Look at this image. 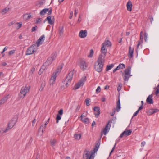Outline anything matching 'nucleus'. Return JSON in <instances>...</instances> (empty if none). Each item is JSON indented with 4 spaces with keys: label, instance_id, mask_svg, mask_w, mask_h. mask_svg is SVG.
<instances>
[{
    "label": "nucleus",
    "instance_id": "15",
    "mask_svg": "<svg viewBox=\"0 0 159 159\" xmlns=\"http://www.w3.org/2000/svg\"><path fill=\"white\" fill-rule=\"evenodd\" d=\"M152 94L150 95L146 99L147 102L149 104H152L153 103V101L152 99Z\"/></svg>",
    "mask_w": 159,
    "mask_h": 159
},
{
    "label": "nucleus",
    "instance_id": "50",
    "mask_svg": "<svg viewBox=\"0 0 159 159\" xmlns=\"http://www.w3.org/2000/svg\"><path fill=\"white\" fill-rule=\"evenodd\" d=\"M125 132H123L120 135V136L119 137V139L121 138H122L123 136H125Z\"/></svg>",
    "mask_w": 159,
    "mask_h": 159
},
{
    "label": "nucleus",
    "instance_id": "27",
    "mask_svg": "<svg viewBox=\"0 0 159 159\" xmlns=\"http://www.w3.org/2000/svg\"><path fill=\"white\" fill-rule=\"evenodd\" d=\"M50 144L51 145L52 147L55 146L57 143V140L55 139L50 140Z\"/></svg>",
    "mask_w": 159,
    "mask_h": 159
},
{
    "label": "nucleus",
    "instance_id": "24",
    "mask_svg": "<svg viewBox=\"0 0 159 159\" xmlns=\"http://www.w3.org/2000/svg\"><path fill=\"white\" fill-rule=\"evenodd\" d=\"M48 20V23L50 25H52L54 23V22L51 19V17L49 16L47 17V18L44 21Z\"/></svg>",
    "mask_w": 159,
    "mask_h": 159
},
{
    "label": "nucleus",
    "instance_id": "61",
    "mask_svg": "<svg viewBox=\"0 0 159 159\" xmlns=\"http://www.w3.org/2000/svg\"><path fill=\"white\" fill-rule=\"evenodd\" d=\"M73 12L72 11H71L70 13V16L69 17V18L70 19H71L72 18V16H73Z\"/></svg>",
    "mask_w": 159,
    "mask_h": 159
},
{
    "label": "nucleus",
    "instance_id": "30",
    "mask_svg": "<svg viewBox=\"0 0 159 159\" xmlns=\"http://www.w3.org/2000/svg\"><path fill=\"white\" fill-rule=\"evenodd\" d=\"M100 145V143L98 142L95 145V147L94 148V152H97V151L98 150V149L99 148V146Z\"/></svg>",
    "mask_w": 159,
    "mask_h": 159
},
{
    "label": "nucleus",
    "instance_id": "29",
    "mask_svg": "<svg viewBox=\"0 0 159 159\" xmlns=\"http://www.w3.org/2000/svg\"><path fill=\"white\" fill-rule=\"evenodd\" d=\"M74 137L77 140H80L81 137V135L80 134H75L74 135Z\"/></svg>",
    "mask_w": 159,
    "mask_h": 159
},
{
    "label": "nucleus",
    "instance_id": "6",
    "mask_svg": "<svg viewBox=\"0 0 159 159\" xmlns=\"http://www.w3.org/2000/svg\"><path fill=\"white\" fill-rule=\"evenodd\" d=\"M79 66L82 70H85L87 66L88 65L85 60L84 59H81L80 61Z\"/></svg>",
    "mask_w": 159,
    "mask_h": 159
},
{
    "label": "nucleus",
    "instance_id": "26",
    "mask_svg": "<svg viewBox=\"0 0 159 159\" xmlns=\"http://www.w3.org/2000/svg\"><path fill=\"white\" fill-rule=\"evenodd\" d=\"M23 19L24 20H26L30 18L31 16L28 14H26L23 16Z\"/></svg>",
    "mask_w": 159,
    "mask_h": 159
},
{
    "label": "nucleus",
    "instance_id": "60",
    "mask_svg": "<svg viewBox=\"0 0 159 159\" xmlns=\"http://www.w3.org/2000/svg\"><path fill=\"white\" fill-rule=\"evenodd\" d=\"M143 109V106H142L141 105L140 107H139V108L138 109V111H139L141 110L142 109Z\"/></svg>",
    "mask_w": 159,
    "mask_h": 159
},
{
    "label": "nucleus",
    "instance_id": "11",
    "mask_svg": "<svg viewBox=\"0 0 159 159\" xmlns=\"http://www.w3.org/2000/svg\"><path fill=\"white\" fill-rule=\"evenodd\" d=\"M45 39V36L44 35H43L36 42L37 46L39 47L43 43Z\"/></svg>",
    "mask_w": 159,
    "mask_h": 159
},
{
    "label": "nucleus",
    "instance_id": "59",
    "mask_svg": "<svg viewBox=\"0 0 159 159\" xmlns=\"http://www.w3.org/2000/svg\"><path fill=\"white\" fill-rule=\"evenodd\" d=\"M121 88V86L120 85H119L117 88V90L118 92L120 91Z\"/></svg>",
    "mask_w": 159,
    "mask_h": 159
},
{
    "label": "nucleus",
    "instance_id": "36",
    "mask_svg": "<svg viewBox=\"0 0 159 159\" xmlns=\"http://www.w3.org/2000/svg\"><path fill=\"white\" fill-rule=\"evenodd\" d=\"M55 79H52V78H51L50 80L49 81V84L51 85H53L55 83Z\"/></svg>",
    "mask_w": 159,
    "mask_h": 159
},
{
    "label": "nucleus",
    "instance_id": "2",
    "mask_svg": "<svg viewBox=\"0 0 159 159\" xmlns=\"http://www.w3.org/2000/svg\"><path fill=\"white\" fill-rule=\"evenodd\" d=\"M74 70H71L68 74V75L66 78L64 82L66 83V85L68 87L71 83V82L72 78H73V75L74 74Z\"/></svg>",
    "mask_w": 159,
    "mask_h": 159
},
{
    "label": "nucleus",
    "instance_id": "14",
    "mask_svg": "<svg viewBox=\"0 0 159 159\" xmlns=\"http://www.w3.org/2000/svg\"><path fill=\"white\" fill-rule=\"evenodd\" d=\"M87 35V31L86 30H81L79 34V36L81 38H84L86 37Z\"/></svg>",
    "mask_w": 159,
    "mask_h": 159
},
{
    "label": "nucleus",
    "instance_id": "9",
    "mask_svg": "<svg viewBox=\"0 0 159 159\" xmlns=\"http://www.w3.org/2000/svg\"><path fill=\"white\" fill-rule=\"evenodd\" d=\"M111 122V120L108 121L103 131L102 132V133H103L105 135H106L107 133L110 130V129L111 126L110 124Z\"/></svg>",
    "mask_w": 159,
    "mask_h": 159
},
{
    "label": "nucleus",
    "instance_id": "18",
    "mask_svg": "<svg viewBox=\"0 0 159 159\" xmlns=\"http://www.w3.org/2000/svg\"><path fill=\"white\" fill-rule=\"evenodd\" d=\"M134 50V48H132L130 46L129 47L128 55L129 58H132L133 57Z\"/></svg>",
    "mask_w": 159,
    "mask_h": 159
},
{
    "label": "nucleus",
    "instance_id": "37",
    "mask_svg": "<svg viewBox=\"0 0 159 159\" xmlns=\"http://www.w3.org/2000/svg\"><path fill=\"white\" fill-rule=\"evenodd\" d=\"M56 53H53L52 54L51 57H49V58H51L52 60L53 61L56 58Z\"/></svg>",
    "mask_w": 159,
    "mask_h": 159
},
{
    "label": "nucleus",
    "instance_id": "31",
    "mask_svg": "<svg viewBox=\"0 0 159 159\" xmlns=\"http://www.w3.org/2000/svg\"><path fill=\"white\" fill-rule=\"evenodd\" d=\"M125 66L124 64H120L117 66V67L118 69H123L125 68Z\"/></svg>",
    "mask_w": 159,
    "mask_h": 159
},
{
    "label": "nucleus",
    "instance_id": "55",
    "mask_svg": "<svg viewBox=\"0 0 159 159\" xmlns=\"http://www.w3.org/2000/svg\"><path fill=\"white\" fill-rule=\"evenodd\" d=\"M143 35H141L140 36V40H139V41H140L141 42H143Z\"/></svg>",
    "mask_w": 159,
    "mask_h": 159
},
{
    "label": "nucleus",
    "instance_id": "28",
    "mask_svg": "<svg viewBox=\"0 0 159 159\" xmlns=\"http://www.w3.org/2000/svg\"><path fill=\"white\" fill-rule=\"evenodd\" d=\"M48 8H45L42 10L40 12V14L41 15H44L48 11Z\"/></svg>",
    "mask_w": 159,
    "mask_h": 159
},
{
    "label": "nucleus",
    "instance_id": "23",
    "mask_svg": "<svg viewBox=\"0 0 159 159\" xmlns=\"http://www.w3.org/2000/svg\"><path fill=\"white\" fill-rule=\"evenodd\" d=\"M58 32L59 35L60 36H62L64 33V27L62 26L60 27Z\"/></svg>",
    "mask_w": 159,
    "mask_h": 159
},
{
    "label": "nucleus",
    "instance_id": "4",
    "mask_svg": "<svg viewBox=\"0 0 159 159\" xmlns=\"http://www.w3.org/2000/svg\"><path fill=\"white\" fill-rule=\"evenodd\" d=\"M17 121V119L14 118H12L9 122L8 128L3 131V133H6L9 129H11L16 124Z\"/></svg>",
    "mask_w": 159,
    "mask_h": 159
},
{
    "label": "nucleus",
    "instance_id": "46",
    "mask_svg": "<svg viewBox=\"0 0 159 159\" xmlns=\"http://www.w3.org/2000/svg\"><path fill=\"white\" fill-rule=\"evenodd\" d=\"M117 143V142H116L115 145H114V146L113 147L112 149V150L110 153V155H111V153L114 151V149L115 148V146H116V145Z\"/></svg>",
    "mask_w": 159,
    "mask_h": 159
},
{
    "label": "nucleus",
    "instance_id": "54",
    "mask_svg": "<svg viewBox=\"0 0 159 159\" xmlns=\"http://www.w3.org/2000/svg\"><path fill=\"white\" fill-rule=\"evenodd\" d=\"M37 26H35V27H32V32H33L35 31L36 30V29L37 28Z\"/></svg>",
    "mask_w": 159,
    "mask_h": 159
},
{
    "label": "nucleus",
    "instance_id": "45",
    "mask_svg": "<svg viewBox=\"0 0 159 159\" xmlns=\"http://www.w3.org/2000/svg\"><path fill=\"white\" fill-rule=\"evenodd\" d=\"M155 94L156 96H157L159 93V89L158 87H156L155 88Z\"/></svg>",
    "mask_w": 159,
    "mask_h": 159
},
{
    "label": "nucleus",
    "instance_id": "38",
    "mask_svg": "<svg viewBox=\"0 0 159 159\" xmlns=\"http://www.w3.org/2000/svg\"><path fill=\"white\" fill-rule=\"evenodd\" d=\"M46 69V68L44 66V68H42V66L39 71V75H41L42 74V73L43 72L44 70L45 69Z\"/></svg>",
    "mask_w": 159,
    "mask_h": 159
},
{
    "label": "nucleus",
    "instance_id": "48",
    "mask_svg": "<svg viewBox=\"0 0 159 159\" xmlns=\"http://www.w3.org/2000/svg\"><path fill=\"white\" fill-rule=\"evenodd\" d=\"M101 89L100 87L99 86L97 87V88L96 90V92L98 93L99 92L101 91Z\"/></svg>",
    "mask_w": 159,
    "mask_h": 159
},
{
    "label": "nucleus",
    "instance_id": "58",
    "mask_svg": "<svg viewBox=\"0 0 159 159\" xmlns=\"http://www.w3.org/2000/svg\"><path fill=\"white\" fill-rule=\"evenodd\" d=\"M86 114H85L84 113H83L82 114L81 116H80V118L81 119L82 118H83V117H85V116H86Z\"/></svg>",
    "mask_w": 159,
    "mask_h": 159
},
{
    "label": "nucleus",
    "instance_id": "57",
    "mask_svg": "<svg viewBox=\"0 0 159 159\" xmlns=\"http://www.w3.org/2000/svg\"><path fill=\"white\" fill-rule=\"evenodd\" d=\"M34 71H35V68H33L31 70L30 72L31 73V72L32 74H33V73L34 72Z\"/></svg>",
    "mask_w": 159,
    "mask_h": 159
},
{
    "label": "nucleus",
    "instance_id": "12",
    "mask_svg": "<svg viewBox=\"0 0 159 159\" xmlns=\"http://www.w3.org/2000/svg\"><path fill=\"white\" fill-rule=\"evenodd\" d=\"M105 55H103L102 54H100L99 55L98 58V59L97 62L98 63H101L102 64H103L105 62Z\"/></svg>",
    "mask_w": 159,
    "mask_h": 159
},
{
    "label": "nucleus",
    "instance_id": "16",
    "mask_svg": "<svg viewBox=\"0 0 159 159\" xmlns=\"http://www.w3.org/2000/svg\"><path fill=\"white\" fill-rule=\"evenodd\" d=\"M159 110L157 109H150L148 111L147 114L148 115H151L157 112Z\"/></svg>",
    "mask_w": 159,
    "mask_h": 159
},
{
    "label": "nucleus",
    "instance_id": "56",
    "mask_svg": "<svg viewBox=\"0 0 159 159\" xmlns=\"http://www.w3.org/2000/svg\"><path fill=\"white\" fill-rule=\"evenodd\" d=\"M17 24L18 25L19 28H20L22 26V23L21 22L18 23Z\"/></svg>",
    "mask_w": 159,
    "mask_h": 159
},
{
    "label": "nucleus",
    "instance_id": "25",
    "mask_svg": "<svg viewBox=\"0 0 159 159\" xmlns=\"http://www.w3.org/2000/svg\"><path fill=\"white\" fill-rule=\"evenodd\" d=\"M104 45V46L105 47L106 46L109 47L111 45V43L110 41L107 40L105 41L102 44V45Z\"/></svg>",
    "mask_w": 159,
    "mask_h": 159
},
{
    "label": "nucleus",
    "instance_id": "49",
    "mask_svg": "<svg viewBox=\"0 0 159 159\" xmlns=\"http://www.w3.org/2000/svg\"><path fill=\"white\" fill-rule=\"evenodd\" d=\"M41 19L40 18H38L37 20H36V24H40L41 22Z\"/></svg>",
    "mask_w": 159,
    "mask_h": 159
},
{
    "label": "nucleus",
    "instance_id": "63",
    "mask_svg": "<svg viewBox=\"0 0 159 159\" xmlns=\"http://www.w3.org/2000/svg\"><path fill=\"white\" fill-rule=\"evenodd\" d=\"M150 20L151 23L152 24L153 21V18L152 17H151L150 18Z\"/></svg>",
    "mask_w": 159,
    "mask_h": 159
},
{
    "label": "nucleus",
    "instance_id": "64",
    "mask_svg": "<svg viewBox=\"0 0 159 159\" xmlns=\"http://www.w3.org/2000/svg\"><path fill=\"white\" fill-rule=\"evenodd\" d=\"M8 47H7V46H6L3 49V52H5V51L6 50H7V49H8Z\"/></svg>",
    "mask_w": 159,
    "mask_h": 159
},
{
    "label": "nucleus",
    "instance_id": "53",
    "mask_svg": "<svg viewBox=\"0 0 159 159\" xmlns=\"http://www.w3.org/2000/svg\"><path fill=\"white\" fill-rule=\"evenodd\" d=\"M139 111L138 110H137V111H136L133 114V117H132V118L134 117L135 116H136L138 114V113L139 112Z\"/></svg>",
    "mask_w": 159,
    "mask_h": 159
},
{
    "label": "nucleus",
    "instance_id": "34",
    "mask_svg": "<svg viewBox=\"0 0 159 159\" xmlns=\"http://www.w3.org/2000/svg\"><path fill=\"white\" fill-rule=\"evenodd\" d=\"M114 66V65L112 64H111L109 65H107V66L106 70L108 71L109 70L112 68Z\"/></svg>",
    "mask_w": 159,
    "mask_h": 159
},
{
    "label": "nucleus",
    "instance_id": "19",
    "mask_svg": "<svg viewBox=\"0 0 159 159\" xmlns=\"http://www.w3.org/2000/svg\"><path fill=\"white\" fill-rule=\"evenodd\" d=\"M127 10L128 11H131L132 10V4L131 1L129 0L127 3Z\"/></svg>",
    "mask_w": 159,
    "mask_h": 159
},
{
    "label": "nucleus",
    "instance_id": "22",
    "mask_svg": "<svg viewBox=\"0 0 159 159\" xmlns=\"http://www.w3.org/2000/svg\"><path fill=\"white\" fill-rule=\"evenodd\" d=\"M116 111L117 112H119L120 109V99H119L118 101L116 103Z\"/></svg>",
    "mask_w": 159,
    "mask_h": 159
},
{
    "label": "nucleus",
    "instance_id": "8",
    "mask_svg": "<svg viewBox=\"0 0 159 159\" xmlns=\"http://www.w3.org/2000/svg\"><path fill=\"white\" fill-rule=\"evenodd\" d=\"M62 67L63 66L61 65L53 73L51 77L52 79H54L56 80L57 77L59 73L61 72Z\"/></svg>",
    "mask_w": 159,
    "mask_h": 159
},
{
    "label": "nucleus",
    "instance_id": "40",
    "mask_svg": "<svg viewBox=\"0 0 159 159\" xmlns=\"http://www.w3.org/2000/svg\"><path fill=\"white\" fill-rule=\"evenodd\" d=\"M94 53L93 50V49H91L90 50V54L88 55V57H92Z\"/></svg>",
    "mask_w": 159,
    "mask_h": 159
},
{
    "label": "nucleus",
    "instance_id": "51",
    "mask_svg": "<svg viewBox=\"0 0 159 159\" xmlns=\"http://www.w3.org/2000/svg\"><path fill=\"white\" fill-rule=\"evenodd\" d=\"M63 113V110L62 109L58 111V114L59 115H62Z\"/></svg>",
    "mask_w": 159,
    "mask_h": 159
},
{
    "label": "nucleus",
    "instance_id": "52",
    "mask_svg": "<svg viewBox=\"0 0 159 159\" xmlns=\"http://www.w3.org/2000/svg\"><path fill=\"white\" fill-rule=\"evenodd\" d=\"M143 42H141L140 41H138V44H137V49L139 47V46L140 45L142 44V43Z\"/></svg>",
    "mask_w": 159,
    "mask_h": 159
},
{
    "label": "nucleus",
    "instance_id": "32",
    "mask_svg": "<svg viewBox=\"0 0 159 159\" xmlns=\"http://www.w3.org/2000/svg\"><path fill=\"white\" fill-rule=\"evenodd\" d=\"M124 132H125V136H127L131 134L132 131L130 130H128L127 131H125Z\"/></svg>",
    "mask_w": 159,
    "mask_h": 159
},
{
    "label": "nucleus",
    "instance_id": "39",
    "mask_svg": "<svg viewBox=\"0 0 159 159\" xmlns=\"http://www.w3.org/2000/svg\"><path fill=\"white\" fill-rule=\"evenodd\" d=\"M81 120L83 122L85 123H87L89 122V119L87 118H85L84 119H83V118H82Z\"/></svg>",
    "mask_w": 159,
    "mask_h": 159
},
{
    "label": "nucleus",
    "instance_id": "7",
    "mask_svg": "<svg viewBox=\"0 0 159 159\" xmlns=\"http://www.w3.org/2000/svg\"><path fill=\"white\" fill-rule=\"evenodd\" d=\"M30 89V88L28 87H23L21 89L20 93L23 95L22 96H21V97L23 98L25 96L26 94L28 93Z\"/></svg>",
    "mask_w": 159,
    "mask_h": 159
},
{
    "label": "nucleus",
    "instance_id": "1",
    "mask_svg": "<svg viewBox=\"0 0 159 159\" xmlns=\"http://www.w3.org/2000/svg\"><path fill=\"white\" fill-rule=\"evenodd\" d=\"M131 67L128 66L124 71V73L122 74L124 80L125 81H128L129 78L132 76L131 75Z\"/></svg>",
    "mask_w": 159,
    "mask_h": 159
},
{
    "label": "nucleus",
    "instance_id": "43",
    "mask_svg": "<svg viewBox=\"0 0 159 159\" xmlns=\"http://www.w3.org/2000/svg\"><path fill=\"white\" fill-rule=\"evenodd\" d=\"M45 83H43L42 84H41V87H40L39 89V90L40 91H42L43 90V89L44 88V87L45 86Z\"/></svg>",
    "mask_w": 159,
    "mask_h": 159
},
{
    "label": "nucleus",
    "instance_id": "44",
    "mask_svg": "<svg viewBox=\"0 0 159 159\" xmlns=\"http://www.w3.org/2000/svg\"><path fill=\"white\" fill-rule=\"evenodd\" d=\"M144 38L145 41V42H146L147 41V40H148V35L146 33H144Z\"/></svg>",
    "mask_w": 159,
    "mask_h": 159
},
{
    "label": "nucleus",
    "instance_id": "41",
    "mask_svg": "<svg viewBox=\"0 0 159 159\" xmlns=\"http://www.w3.org/2000/svg\"><path fill=\"white\" fill-rule=\"evenodd\" d=\"M61 119V117L60 116V115H57V117L56 118V122L57 123H58L59 122V120H60Z\"/></svg>",
    "mask_w": 159,
    "mask_h": 159
},
{
    "label": "nucleus",
    "instance_id": "21",
    "mask_svg": "<svg viewBox=\"0 0 159 159\" xmlns=\"http://www.w3.org/2000/svg\"><path fill=\"white\" fill-rule=\"evenodd\" d=\"M101 52L102 53L104 54V55L106 56V54L107 52V50L105 48V47L104 46V45H102V48H101Z\"/></svg>",
    "mask_w": 159,
    "mask_h": 159
},
{
    "label": "nucleus",
    "instance_id": "35",
    "mask_svg": "<svg viewBox=\"0 0 159 159\" xmlns=\"http://www.w3.org/2000/svg\"><path fill=\"white\" fill-rule=\"evenodd\" d=\"M44 125H41L39 129V131H42V133H43V131H45V129L46 127H44Z\"/></svg>",
    "mask_w": 159,
    "mask_h": 159
},
{
    "label": "nucleus",
    "instance_id": "5",
    "mask_svg": "<svg viewBox=\"0 0 159 159\" xmlns=\"http://www.w3.org/2000/svg\"><path fill=\"white\" fill-rule=\"evenodd\" d=\"M86 77L82 78L79 82L75 85L74 88V89H77L82 86L84 84V82L86 81Z\"/></svg>",
    "mask_w": 159,
    "mask_h": 159
},
{
    "label": "nucleus",
    "instance_id": "3",
    "mask_svg": "<svg viewBox=\"0 0 159 159\" xmlns=\"http://www.w3.org/2000/svg\"><path fill=\"white\" fill-rule=\"evenodd\" d=\"M37 49V46L35 44H33L28 48L26 52V55H29L33 54Z\"/></svg>",
    "mask_w": 159,
    "mask_h": 159
},
{
    "label": "nucleus",
    "instance_id": "20",
    "mask_svg": "<svg viewBox=\"0 0 159 159\" xmlns=\"http://www.w3.org/2000/svg\"><path fill=\"white\" fill-rule=\"evenodd\" d=\"M100 107H95L94 108V111L97 112V113L95 114L96 117H98L100 113Z\"/></svg>",
    "mask_w": 159,
    "mask_h": 159
},
{
    "label": "nucleus",
    "instance_id": "62",
    "mask_svg": "<svg viewBox=\"0 0 159 159\" xmlns=\"http://www.w3.org/2000/svg\"><path fill=\"white\" fill-rule=\"evenodd\" d=\"M80 107L79 106H78L77 108L75 110V111L76 112H77L78 111H79L80 110Z\"/></svg>",
    "mask_w": 159,
    "mask_h": 159
},
{
    "label": "nucleus",
    "instance_id": "13",
    "mask_svg": "<svg viewBox=\"0 0 159 159\" xmlns=\"http://www.w3.org/2000/svg\"><path fill=\"white\" fill-rule=\"evenodd\" d=\"M52 61L51 58L49 57L46 62L44 63L43 65L42 66V68H44V66L47 68L48 66L52 63Z\"/></svg>",
    "mask_w": 159,
    "mask_h": 159
},
{
    "label": "nucleus",
    "instance_id": "47",
    "mask_svg": "<svg viewBox=\"0 0 159 159\" xmlns=\"http://www.w3.org/2000/svg\"><path fill=\"white\" fill-rule=\"evenodd\" d=\"M15 50H11L9 52V54L10 55H11L13 54L14 53H15Z\"/></svg>",
    "mask_w": 159,
    "mask_h": 159
},
{
    "label": "nucleus",
    "instance_id": "33",
    "mask_svg": "<svg viewBox=\"0 0 159 159\" xmlns=\"http://www.w3.org/2000/svg\"><path fill=\"white\" fill-rule=\"evenodd\" d=\"M10 8L8 7H7V8L4 9L2 10V14L4 15L7 13L8 11H9Z\"/></svg>",
    "mask_w": 159,
    "mask_h": 159
},
{
    "label": "nucleus",
    "instance_id": "17",
    "mask_svg": "<svg viewBox=\"0 0 159 159\" xmlns=\"http://www.w3.org/2000/svg\"><path fill=\"white\" fill-rule=\"evenodd\" d=\"M9 95H7L6 96H5L2 99L0 100V106L4 104L6 102L9 98Z\"/></svg>",
    "mask_w": 159,
    "mask_h": 159
},
{
    "label": "nucleus",
    "instance_id": "10",
    "mask_svg": "<svg viewBox=\"0 0 159 159\" xmlns=\"http://www.w3.org/2000/svg\"><path fill=\"white\" fill-rule=\"evenodd\" d=\"M103 64L98 63L97 65H95L94 68L96 71L98 72H101L102 70Z\"/></svg>",
    "mask_w": 159,
    "mask_h": 159
},
{
    "label": "nucleus",
    "instance_id": "42",
    "mask_svg": "<svg viewBox=\"0 0 159 159\" xmlns=\"http://www.w3.org/2000/svg\"><path fill=\"white\" fill-rule=\"evenodd\" d=\"M85 102L87 106H89L90 105L89 102H90V99H86L85 100Z\"/></svg>",
    "mask_w": 159,
    "mask_h": 159
}]
</instances>
